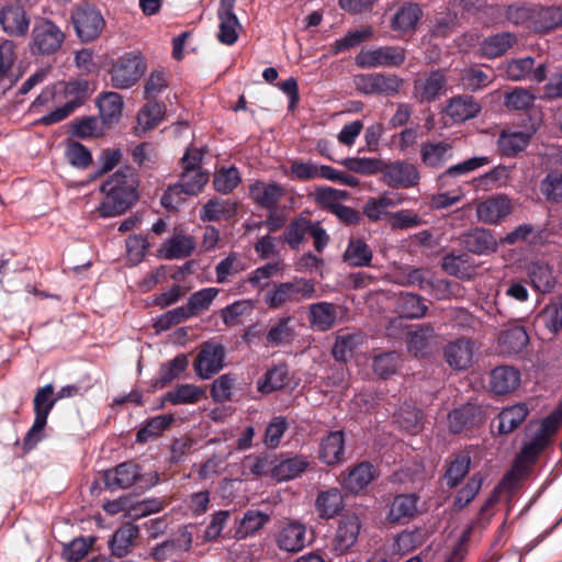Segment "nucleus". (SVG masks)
Wrapping results in <instances>:
<instances>
[{
  "label": "nucleus",
  "instance_id": "64",
  "mask_svg": "<svg viewBox=\"0 0 562 562\" xmlns=\"http://www.w3.org/2000/svg\"><path fill=\"white\" fill-rule=\"evenodd\" d=\"M539 321L551 334H558L562 329V301L547 304L539 314Z\"/></svg>",
  "mask_w": 562,
  "mask_h": 562
},
{
  "label": "nucleus",
  "instance_id": "63",
  "mask_svg": "<svg viewBox=\"0 0 562 562\" xmlns=\"http://www.w3.org/2000/svg\"><path fill=\"white\" fill-rule=\"evenodd\" d=\"M270 520V517L260 510H247L237 528L238 538L243 539L254 535Z\"/></svg>",
  "mask_w": 562,
  "mask_h": 562
},
{
  "label": "nucleus",
  "instance_id": "56",
  "mask_svg": "<svg viewBox=\"0 0 562 562\" xmlns=\"http://www.w3.org/2000/svg\"><path fill=\"white\" fill-rule=\"evenodd\" d=\"M493 82V76L477 67H469L462 70L460 83L465 91L476 92Z\"/></svg>",
  "mask_w": 562,
  "mask_h": 562
},
{
  "label": "nucleus",
  "instance_id": "58",
  "mask_svg": "<svg viewBox=\"0 0 562 562\" xmlns=\"http://www.w3.org/2000/svg\"><path fill=\"white\" fill-rule=\"evenodd\" d=\"M374 35V30L371 25H367L360 30L349 31L344 37L335 41L331 50L335 55L360 45L364 41L370 40Z\"/></svg>",
  "mask_w": 562,
  "mask_h": 562
},
{
  "label": "nucleus",
  "instance_id": "35",
  "mask_svg": "<svg viewBox=\"0 0 562 562\" xmlns=\"http://www.w3.org/2000/svg\"><path fill=\"white\" fill-rule=\"evenodd\" d=\"M189 366L188 357L184 353L177 355L172 360L160 366L158 376L151 381L153 390H160L169 385L173 380L179 379Z\"/></svg>",
  "mask_w": 562,
  "mask_h": 562
},
{
  "label": "nucleus",
  "instance_id": "54",
  "mask_svg": "<svg viewBox=\"0 0 562 562\" xmlns=\"http://www.w3.org/2000/svg\"><path fill=\"white\" fill-rule=\"evenodd\" d=\"M171 414H164L150 418L136 434V441L144 443L160 436L173 423Z\"/></svg>",
  "mask_w": 562,
  "mask_h": 562
},
{
  "label": "nucleus",
  "instance_id": "28",
  "mask_svg": "<svg viewBox=\"0 0 562 562\" xmlns=\"http://www.w3.org/2000/svg\"><path fill=\"white\" fill-rule=\"evenodd\" d=\"M532 30L535 33L547 34L562 26V8L533 4Z\"/></svg>",
  "mask_w": 562,
  "mask_h": 562
},
{
  "label": "nucleus",
  "instance_id": "3",
  "mask_svg": "<svg viewBox=\"0 0 562 562\" xmlns=\"http://www.w3.org/2000/svg\"><path fill=\"white\" fill-rule=\"evenodd\" d=\"M57 403L55 397V387L52 383L38 387L33 398L34 422L27 430L23 446L25 450H32L41 440L42 432L47 425V418Z\"/></svg>",
  "mask_w": 562,
  "mask_h": 562
},
{
  "label": "nucleus",
  "instance_id": "48",
  "mask_svg": "<svg viewBox=\"0 0 562 562\" xmlns=\"http://www.w3.org/2000/svg\"><path fill=\"white\" fill-rule=\"evenodd\" d=\"M137 537L138 528L134 525L117 529L109 541L112 554L119 558L127 555Z\"/></svg>",
  "mask_w": 562,
  "mask_h": 562
},
{
  "label": "nucleus",
  "instance_id": "21",
  "mask_svg": "<svg viewBox=\"0 0 562 562\" xmlns=\"http://www.w3.org/2000/svg\"><path fill=\"white\" fill-rule=\"evenodd\" d=\"M306 526L297 520L285 524L277 535V544L280 550L299 552L308 543Z\"/></svg>",
  "mask_w": 562,
  "mask_h": 562
},
{
  "label": "nucleus",
  "instance_id": "15",
  "mask_svg": "<svg viewBox=\"0 0 562 562\" xmlns=\"http://www.w3.org/2000/svg\"><path fill=\"white\" fill-rule=\"evenodd\" d=\"M142 477V468L134 461H126L103 472L104 487L110 491L128 488Z\"/></svg>",
  "mask_w": 562,
  "mask_h": 562
},
{
  "label": "nucleus",
  "instance_id": "50",
  "mask_svg": "<svg viewBox=\"0 0 562 562\" xmlns=\"http://www.w3.org/2000/svg\"><path fill=\"white\" fill-rule=\"evenodd\" d=\"M363 342L361 334H345L336 337L331 355L336 361L347 362L351 359L358 347Z\"/></svg>",
  "mask_w": 562,
  "mask_h": 562
},
{
  "label": "nucleus",
  "instance_id": "61",
  "mask_svg": "<svg viewBox=\"0 0 562 562\" xmlns=\"http://www.w3.org/2000/svg\"><path fill=\"white\" fill-rule=\"evenodd\" d=\"M69 134L72 137L87 139L99 135L102 132L97 116H83L75 119L69 123Z\"/></svg>",
  "mask_w": 562,
  "mask_h": 562
},
{
  "label": "nucleus",
  "instance_id": "14",
  "mask_svg": "<svg viewBox=\"0 0 562 562\" xmlns=\"http://www.w3.org/2000/svg\"><path fill=\"white\" fill-rule=\"evenodd\" d=\"M419 496L416 494H397L387 504L385 520L390 525H405L418 514Z\"/></svg>",
  "mask_w": 562,
  "mask_h": 562
},
{
  "label": "nucleus",
  "instance_id": "36",
  "mask_svg": "<svg viewBox=\"0 0 562 562\" xmlns=\"http://www.w3.org/2000/svg\"><path fill=\"white\" fill-rule=\"evenodd\" d=\"M238 211V203L234 200L213 198L202 207L200 218L203 222H217L222 218L234 217Z\"/></svg>",
  "mask_w": 562,
  "mask_h": 562
},
{
  "label": "nucleus",
  "instance_id": "26",
  "mask_svg": "<svg viewBox=\"0 0 562 562\" xmlns=\"http://www.w3.org/2000/svg\"><path fill=\"white\" fill-rule=\"evenodd\" d=\"M529 340V335L522 325H513L505 328L499 333L497 339L501 353L507 356L522 352Z\"/></svg>",
  "mask_w": 562,
  "mask_h": 562
},
{
  "label": "nucleus",
  "instance_id": "45",
  "mask_svg": "<svg viewBox=\"0 0 562 562\" xmlns=\"http://www.w3.org/2000/svg\"><path fill=\"white\" fill-rule=\"evenodd\" d=\"M441 268L446 273L461 280H470L474 272L468 254H447L442 258Z\"/></svg>",
  "mask_w": 562,
  "mask_h": 562
},
{
  "label": "nucleus",
  "instance_id": "53",
  "mask_svg": "<svg viewBox=\"0 0 562 562\" xmlns=\"http://www.w3.org/2000/svg\"><path fill=\"white\" fill-rule=\"evenodd\" d=\"M402 356L397 351H385L373 357V372L381 379L394 375L402 366Z\"/></svg>",
  "mask_w": 562,
  "mask_h": 562
},
{
  "label": "nucleus",
  "instance_id": "22",
  "mask_svg": "<svg viewBox=\"0 0 562 562\" xmlns=\"http://www.w3.org/2000/svg\"><path fill=\"white\" fill-rule=\"evenodd\" d=\"M235 0H221L217 16L220 20V32L217 38L221 43L233 45L238 38L237 30L239 21L234 13Z\"/></svg>",
  "mask_w": 562,
  "mask_h": 562
},
{
  "label": "nucleus",
  "instance_id": "41",
  "mask_svg": "<svg viewBox=\"0 0 562 562\" xmlns=\"http://www.w3.org/2000/svg\"><path fill=\"white\" fill-rule=\"evenodd\" d=\"M188 157L181 158L182 173L180 176V183L184 188L186 195L199 194L209 181V173L201 170V168H192L188 165Z\"/></svg>",
  "mask_w": 562,
  "mask_h": 562
},
{
  "label": "nucleus",
  "instance_id": "6",
  "mask_svg": "<svg viewBox=\"0 0 562 562\" xmlns=\"http://www.w3.org/2000/svg\"><path fill=\"white\" fill-rule=\"evenodd\" d=\"M71 23L76 35L83 43H89L99 37L105 26V21L94 5L83 4L71 12Z\"/></svg>",
  "mask_w": 562,
  "mask_h": 562
},
{
  "label": "nucleus",
  "instance_id": "52",
  "mask_svg": "<svg viewBox=\"0 0 562 562\" xmlns=\"http://www.w3.org/2000/svg\"><path fill=\"white\" fill-rule=\"evenodd\" d=\"M530 142V135L525 132H502L497 140L499 153L506 157H514L522 151Z\"/></svg>",
  "mask_w": 562,
  "mask_h": 562
},
{
  "label": "nucleus",
  "instance_id": "49",
  "mask_svg": "<svg viewBox=\"0 0 562 562\" xmlns=\"http://www.w3.org/2000/svg\"><path fill=\"white\" fill-rule=\"evenodd\" d=\"M192 546V536L190 532L184 530L181 532L180 538L177 540H167L162 543L155 546L151 549L150 555L157 562H162L170 559L178 549L182 551H189Z\"/></svg>",
  "mask_w": 562,
  "mask_h": 562
},
{
  "label": "nucleus",
  "instance_id": "46",
  "mask_svg": "<svg viewBox=\"0 0 562 562\" xmlns=\"http://www.w3.org/2000/svg\"><path fill=\"white\" fill-rule=\"evenodd\" d=\"M293 316H282L272 324L266 334V340L273 347L291 344L295 338L294 327L291 325Z\"/></svg>",
  "mask_w": 562,
  "mask_h": 562
},
{
  "label": "nucleus",
  "instance_id": "55",
  "mask_svg": "<svg viewBox=\"0 0 562 562\" xmlns=\"http://www.w3.org/2000/svg\"><path fill=\"white\" fill-rule=\"evenodd\" d=\"M65 158L75 168L86 170L92 164L91 151L78 140L67 139Z\"/></svg>",
  "mask_w": 562,
  "mask_h": 562
},
{
  "label": "nucleus",
  "instance_id": "2",
  "mask_svg": "<svg viewBox=\"0 0 562 562\" xmlns=\"http://www.w3.org/2000/svg\"><path fill=\"white\" fill-rule=\"evenodd\" d=\"M315 283L304 278L273 283L265 293V303L269 308H280L289 303H300L315 296Z\"/></svg>",
  "mask_w": 562,
  "mask_h": 562
},
{
  "label": "nucleus",
  "instance_id": "8",
  "mask_svg": "<svg viewBox=\"0 0 562 562\" xmlns=\"http://www.w3.org/2000/svg\"><path fill=\"white\" fill-rule=\"evenodd\" d=\"M405 59V48L401 46H381L375 49L361 50L356 56V65L362 69L394 68L402 66Z\"/></svg>",
  "mask_w": 562,
  "mask_h": 562
},
{
  "label": "nucleus",
  "instance_id": "39",
  "mask_svg": "<svg viewBox=\"0 0 562 562\" xmlns=\"http://www.w3.org/2000/svg\"><path fill=\"white\" fill-rule=\"evenodd\" d=\"M308 467V462L300 456L283 458L276 457L273 468V479L281 481L293 480L303 473Z\"/></svg>",
  "mask_w": 562,
  "mask_h": 562
},
{
  "label": "nucleus",
  "instance_id": "57",
  "mask_svg": "<svg viewBox=\"0 0 562 562\" xmlns=\"http://www.w3.org/2000/svg\"><path fill=\"white\" fill-rule=\"evenodd\" d=\"M483 484V477L480 473L473 474L465 485L461 487L453 499L452 509L454 512L462 510L468 506L477 495Z\"/></svg>",
  "mask_w": 562,
  "mask_h": 562
},
{
  "label": "nucleus",
  "instance_id": "43",
  "mask_svg": "<svg viewBox=\"0 0 562 562\" xmlns=\"http://www.w3.org/2000/svg\"><path fill=\"white\" fill-rule=\"evenodd\" d=\"M373 252L370 246L360 238L351 237L342 254V260L350 267H370Z\"/></svg>",
  "mask_w": 562,
  "mask_h": 562
},
{
  "label": "nucleus",
  "instance_id": "24",
  "mask_svg": "<svg viewBox=\"0 0 562 562\" xmlns=\"http://www.w3.org/2000/svg\"><path fill=\"white\" fill-rule=\"evenodd\" d=\"M375 477V468L369 461H362L341 474V485L350 493L364 490Z\"/></svg>",
  "mask_w": 562,
  "mask_h": 562
},
{
  "label": "nucleus",
  "instance_id": "38",
  "mask_svg": "<svg viewBox=\"0 0 562 562\" xmlns=\"http://www.w3.org/2000/svg\"><path fill=\"white\" fill-rule=\"evenodd\" d=\"M435 340V328L429 324H424L408 334L407 347L414 356L426 357L430 353V346Z\"/></svg>",
  "mask_w": 562,
  "mask_h": 562
},
{
  "label": "nucleus",
  "instance_id": "40",
  "mask_svg": "<svg viewBox=\"0 0 562 562\" xmlns=\"http://www.w3.org/2000/svg\"><path fill=\"white\" fill-rule=\"evenodd\" d=\"M289 383V369L285 363L270 368L258 381L257 390L261 394H270L283 389Z\"/></svg>",
  "mask_w": 562,
  "mask_h": 562
},
{
  "label": "nucleus",
  "instance_id": "30",
  "mask_svg": "<svg viewBox=\"0 0 562 562\" xmlns=\"http://www.w3.org/2000/svg\"><path fill=\"white\" fill-rule=\"evenodd\" d=\"M517 43V36L510 32H501L485 37L479 46V55L494 59L506 54Z\"/></svg>",
  "mask_w": 562,
  "mask_h": 562
},
{
  "label": "nucleus",
  "instance_id": "37",
  "mask_svg": "<svg viewBox=\"0 0 562 562\" xmlns=\"http://www.w3.org/2000/svg\"><path fill=\"white\" fill-rule=\"evenodd\" d=\"M428 306L423 296L411 293L401 292L396 300V312L403 318L419 319L426 315Z\"/></svg>",
  "mask_w": 562,
  "mask_h": 562
},
{
  "label": "nucleus",
  "instance_id": "32",
  "mask_svg": "<svg viewBox=\"0 0 562 562\" xmlns=\"http://www.w3.org/2000/svg\"><path fill=\"white\" fill-rule=\"evenodd\" d=\"M345 453V435L341 430L330 431L322 439L318 458L327 465H335L342 461Z\"/></svg>",
  "mask_w": 562,
  "mask_h": 562
},
{
  "label": "nucleus",
  "instance_id": "1",
  "mask_svg": "<svg viewBox=\"0 0 562 562\" xmlns=\"http://www.w3.org/2000/svg\"><path fill=\"white\" fill-rule=\"evenodd\" d=\"M139 180L133 167L120 168L102 186L105 194L97 211L101 217H112L124 213L138 200Z\"/></svg>",
  "mask_w": 562,
  "mask_h": 562
},
{
  "label": "nucleus",
  "instance_id": "60",
  "mask_svg": "<svg viewBox=\"0 0 562 562\" xmlns=\"http://www.w3.org/2000/svg\"><path fill=\"white\" fill-rule=\"evenodd\" d=\"M240 182L241 178L239 170L234 166L228 168H221L215 172L213 179L214 189L222 194H228L233 192Z\"/></svg>",
  "mask_w": 562,
  "mask_h": 562
},
{
  "label": "nucleus",
  "instance_id": "23",
  "mask_svg": "<svg viewBox=\"0 0 562 562\" xmlns=\"http://www.w3.org/2000/svg\"><path fill=\"white\" fill-rule=\"evenodd\" d=\"M491 162L487 156L471 157L459 164L452 165L440 172L436 178L438 190H445L452 184V179L469 175L470 172L486 166Z\"/></svg>",
  "mask_w": 562,
  "mask_h": 562
},
{
  "label": "nucleus",
  "instance_id": "31",
  "mask_svg": "<svg viewBox=\"0 0 562 562\" xmlns=\"http://www.w3.org/2000/svg\"><path fill=\"white\" fill-rule=\"evenodd\" d=\"M520 384V372L508 366L496 367L490 375L491 390L504 395L515 391Z\"/></svg>",
  "mask_w": 562,
  "mask_h": 562
},
{
  "label": "nucleus",
  "instance_id": "5",
  "mask_svg": "<svg viewBox=\"0 0 562 562\" xmlns=\"http://www.w3.org/2000/svg\"><path fill=\"white\" fill-rule=\"evenodd\" d=\"M146 63L136 53H125L112 63L109 70L111 86L115 89L133 87L144 75Z\"/></svg>",
  "mask_w": 562,
  "mask_h": 562
},
{
  "label": "nucleus",
  "instance_id": "12",
  "mask_svg": "<svg viewBox=\"0 0 562 562\" xmlns=\"http://www.w3.org/2000/svg\"><path fill=\"white\" fill-rule=\"evenodd\" d=\"M447 76L443 69H434L425 72L414 81V95L419 103L435 102L447 86Z\"/></svg>",
  "mask_w": 562,
  "mask_h": 562
},
{
  "label": "nucleus",
  "instance_id": "27",
  "mask_svg": "<svg viewBox=\"0 0 562 562\" xmlns=\"http://www.w3.org/2000/svg\"><path fill=\"white\" fill-rule=\"evenodd\" d=\"M446 362L454 370H465L472 361L473 344L470 339L458 338L443 348Z\"/></svg>",
  "mask_w": 562,
  "mask_h": 562
},
{
  "label": "nucleus",
  "instance_id": "11",
  "mask_svg": "<svg viewBox=\"0 0 562 562\" xmlns=\"http://www.w3.org/2000/svg\"><path fill=\"white\" fill-rule=\"evenodd\" d=\"M2 31L12 37H25L31 25L30 10L21 4L7 3L0 9Z\"/></svg>",
  "mask_w": 562,
  "mask_h": 562
},
{
  "label": "nucleus",
  "instance_id": "44",
  "mask_svg": "<svg viewBox=\"0 0 562 562\" xmlns=\"http://www.w3.org/2000/svg\"><path fill=\"white\" fill-rule=\"evenodd\" d=\"M336 318L337 312L333 303L318 302L310 305L308 321L312 327L326 331L335 325Z\"/></svg>",
  "mask_w": 562,
  "mask_h": 562
},
{
  "label": "nucleus",
  "instance_id": "19",
  "mask_svg": "<svg viewBox=\"0 0 562 562\" xmlns=\"http://www.w3.org/2000/svg\"><path fill=\"white\" fill-rule=\"evenodd\" d=\"M285 190L277 182L256 181L249 186V196L252 202L269 212H276Z\"/></svg>",
  "mask_w": 562,
  "mask_h": 562
},
{
  "label": "nucleus",
  "instance_id": "7",
  "mask_svg": "<svg viewBox=\"0 0 562 562\" xmlns=\"http://www.w3.org/2000/svg\"><path fill=\"white\" fill-rule=\"evenodd\" d=\"M382 181L393 189L415 188L420 182L417 166L407 160L382 161Z\"/></svg>",
  "mask_w": 562,
  "mask_h": 562
},
{
  "label": "nucleus",
  "instance_id": "47",
  "mask_svg": "<svg viewBox=\"0 0 562 562\" xmlns=\"http://www.w3.org/2000/svg\"><path fill=\"white\" fill-rule=\"evenodd\" d=\"M97 103L103 124L111 125L121 117L123 98L117 92L102 93Z\"/></svg>",
  "mask_w": 562,
  "mask_h": 562
},
{
  "label": "nucleus",
  "instance_id": "29",
  "mask_svg": "<svg viewBox=\"0 0 562 562\" xmlns=\"http://www.w3.org/2000/svg\"><path fill=\"white\" fill-rule=\"evenodd\" d=\"M16 45L11 40H4L0 44V86L3 88L2 94L11 89L19 80L20 76H14L12 67L16 60Z\"/></svg>",
  "mask_w": 562,
  "mask_h": 562
},
{
  "label": "nucleus",
  "instance_id": "13",
  "mask_svg": "<svg viewBox=\"0 0 562 562\" xmlns=\"http://www.w3.org/2000/svg\"><path fill=\"white\" fill-rule=\"evenodd\" d=\"M423 15V9L418 3L405 1L398 5L392 15L390 29L401 37L412 35L415 33Z\"/></svg>",
  "mask_w": 562,
  "mask_h": 562
},
{
  "label": "nucleus",
  "instance_id": "25",
  "mask_svg": "<svg viewBox=\"0 0 562 562\" xmlns=\"http://www.w3.org/2000/svg\"><path fill=\"white\" fill-rule=\"evenodd\" d=\"M481 110V104L472 95L459 94L448 100L445 113L453 122H465L476 117Z\"/></svg>",
  "mask_w": 562,
  "mask_h": 562
},
{
  "label": "nucleus",
  "instance_id": "62",
  "mask_svg": "<svg viewBox=\"0 0 562 562\" xmlns=\"http://www.w3.org/2000/svg\"><path fill=\"white\" fill-rule=\"evenodd\" d=\"M540 192L550 203L562 202V172L549 171L540 182Z\"/></svg>",
  "mask_w": 562,
  "mask_h": 562
},
{
  "label": "nucleus",
  "instance_id": "33",
  "mask_svg": "<svg viewBox=\"0 0 562 562\" xmlns=\"http://www.w3.org/2000/svg\"><path fill=\"white\" fill-rule=\"evenodd\" d=\"M530 411L526 403H518L505 407L497 415V434L508 435L515 431L527 418Z\"/></svg>",
  "mask_w": 562,
  "mask_h": 562
},
{
  "label": "nucleus",
  "instance_id": "16",
  "mask_svg": "<svg viewBox=\"0 0 562 562\" xmlns=\"http://www.w3.org/2000/svg\"><path fill=\"white\" fill-rule=\"evenodd\" d=\"M422 165L430 170L442 169L453 157V146L445 140H426L420 144Z\"/></svg>",
  "mask_w": 562,
  "mask_h": 562
},
{
  "label": "nucleus",
  "instance_id": "42",
  "mask_svg": "<svg viewBox=\"0 0 562 562\" xmlns=\"http://www.w3.org/2000/svg\"><path fill=\"white\" fill-rule=\"evenodd\" d=\"M195 249V240L192 236L177 234L162 244L161 252L165 259H184L190 257Z\"/></svg>",
  "mask_w": 562,
  "mask_h": 562
},
{
  "label": "nucleus",
  "instance_id": "20",
  "mask_svg": "<svg viewBox=\"0 0 562 562\" xmlns=\"http://www.w3.org/2000/svg\"><path fill=\"white\" fill-rule=\"evenodd\" d=\"M462 246L477 256H488L498 249V241L494 234L486 228H472L461 236Z\"/></svg>",
  "mask_w": 562,
  "mask_h": 562
},
{
  "label": "nucleus",
  "instance_id": "18",
  "mask_svg": "<svg viewBox=\"0 0 562 562\" xmlns=\"http://www.w3.org/2000/svg\"><path fill=\"white\" fill-rule=\"evenodd\" d=\"M361 530V521L357 515L342 517L333 539V550L336 555L347 553L357 542Z\"/></svg>",
  "mask_w": 562,
  "mask_h": 562
},
{
  "label": "nucleus",
  "instance_id": "34",
  "mask_svg": "<svg viewBox=\"0 0 562 562\" xmlns=\"http://www.w3.org/2000/svg\"><path fill=\"white\" fill-rule=\"evenodd\" d=\"M315 508L319 518L328 520L338 516L344 509V497L339 488L330 487L318 493Z\"/></svg>",
  "mask_w": 562,
  "mask_h": 562
},
{
  "label": "nucleus",
  "instance_id": "4",
  "mask_svg": "<svg viewBox=\"0 0 562 562\" xmlns=\"http://www.w3.org/2000/svg\"><path fill=\"white\" fill-rule=\"evenodd\" d=\"M66 40V33L48 18H36L30 41V49L34 55L52 56L58 53Z\"/></svg>",
  "mask_w": 562,
  "mask_h": 562
},
{
  "label": "nucleus",
  "instance_id": "51",
  "mask_svg": "<svg viewBox=\"0 0 562 562\" xmlns=\"http://www.w3.org/2000/svg\"><path fill=\"white\" fill-rule=\"evenodd\" d=\"M471 458L468 453H459L447 462L445 472L446 484L450 488L457 487L470 471Z\"/></svg>",
  "mask_w": 562,
  "mask_h": 562
},
{
  "label": "nucleus",
  "instance_id": "59",
  "mask_svg": "<svg viewBox=\"0 0 562 562\" xmlns=\"http://www.w3.org/2000/svg\"><path fill=\"white\" fill-rule=\"evenodd\" d=\"M310 228V218L299 216L291 221L283 232V240L293 250L297 249L305 240V236Z\"/></svg>",
  "mask_w": 562,
  "mask_h": 562
},
{
  "label": "nucleus",
  "instance_id": "17",
  "mask_svg": "<svg viewBox=\"0 0 562 562\" xmlns=\"http://www.w3.org/2000/svg\"><path fill=\"white\" fill-rule=\"evenodd\" d=\"M513 211L508 196L497 194L480 202L476 206L477 220L484 224L497 225Z\"/></svg>",
  "mask_w": 562,
  "mask_h": 562
},
{
  "label": "nucleus",
  "instance_id": "10",
  "mask_svg": "<svg viewBox=\"0 0 562 562\" xmlns=\"http://www.w3.org/2000/svg\"><path fill=\"white\" fill-rule=\"evenodd\" d=\"M524 271L529 284L540 293H551L558 283L553 265L544 259L535 258L527 261Z\"/></svg>",
  "mask_w": 562,
  "mask_h": 562
},
{
  "label": "nucleus",
  "instance_id": "9",
  "mask_svg": "<svg viewBox=\"0 0 562 562\" xmlns=\"http://www.w3.org/2000/svg\"><path fill=\"white\" fill-rule=\"evenodd\" d=\"M225 348L214 340L204 341L194 360L196 375L203 380L210 379L224 368Z\"/></svg>",
  "mask_w": 562,
  "mask_h": 562
}]
</instances>
